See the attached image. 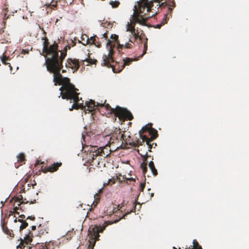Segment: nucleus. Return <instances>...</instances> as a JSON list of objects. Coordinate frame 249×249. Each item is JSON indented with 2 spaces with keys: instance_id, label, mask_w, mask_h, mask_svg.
<instances>
[{
  "instance_id": "nucleus-29",
  "label": "nucleus",
  "mask_w": 249,
  "mask_h": 249,
  "mask_svg": "<svg viewBox=\"0 0 249 249\" xmlns=\"http://www.w3.org/2000/svg\"><path fill=\"white\" fill-rule=\"evenodd\" d=\"M24 202L22 201L20 202V203L18 205V206H15L14 209V210H16L18 211V210H20L22 211H24V208L23 206H21V205L23 204Z\"/></svg>"
},
{
  "instance_id": "nucleus-37",
  "label": "nucleus",
  "mask_w": 249,
  "mask_h": 249,
  "mask_svg": "<svg viewBox=\"0 0 249 249\" xmlns=\"http://www.w3.org/2000/svg\"><path fill=\"white\" fill-rule=\"evenodd\" d=\"M88 37V36L86 35H83L81 36V39L84 41L83 42L86 43V40Z\"/></svg>"
},
{
  "instance_id": "nucleus-28",
  "label": "nucleus",
  "mask_w": 249,
  "mask_h": 249,
  "mask_svg": "<svg viewBox=\"0 0 249 249\" xmlns=\"http://www.w3.org/2000/svg\"><path fill=\"white\" fill-rule=\"evenodd\" d=\"M109 4L112 6V8H117L119 6L120 4V2L119 1H112L111 0L109 2Z\"/></svg>"
},
{
  "instance_id": "nucleus-9",
  "label": "nucleus",
  "mask_w": 249,
  "mask_h": 249,
  "mask_svg": "<svg viewBox=\"0 0 249 249\" xmlns=\"http://www.w3.org/2000/svg\"><path fill=\"white\" fill-rule=\"evenodd\" d=\"M148 133V135L150 136V138H149L147 136H142L143 137V138H142V142L137 141L136 145H135L136 146L138 145H142V143L144 142H148V144L149 142H153V141L158 136V131L153 128H151Z\"/></svg>"
},
{
  "instance_id": "nucleus-26",
  "label": "nucleus",
  "mask_w": 249,
  "mask_h": 249,
  "mask_svg": "<svg viewBox=\"0 0 249 249\" xmlns=\"http://www.w3.org/2000/svg\"><path fill=\"white\" fill-rule=\"evenodd\" d=\"M146 144L147 145V147L148 148V151L150 152L151 151V149L153 147L155 148L157 146V143L155 142H149L148 144V142H146Z\"/></svg>"
},
{
  "instance_id": "nucleus-18",
  "label": "nucleus",
  "mask_w": 249,
  "mask_h": 249,
  "mask_svg": "<svg viewBox=\"0 0 249 249\" xmlns=\"http://www.w3.org/2000/svg\"><path fill=\"white\" fill-rule=\"evenodd\" d=\"M137 60V58L132 59L126 57L123 60L124 63L121 65V68L118 70V71H122L125 66L129 65L132 61Z\"/></svg>"
},
{
  "instance_id": "nucleus-5",
  "label": "nucleus",
  "mask_w": 249,
  "mask_h": 249,
  "mask_svg": "<svg viewBox=\"0 0 249 249\" xmlns=\"http://www.w3.org/2000/svg\"><path fill=\"white\" fill-rule=\"evenodd\" d=\"M134 208L130 211L129 212H127L124 214L118 220H115L114 222L107 221L105 222L104 224L102 226L95 225L91 230H89V232L91 234V239L93 240V243L92 244V242L90 241V243L89 246V248H91L93 249L95 241L99 240V237L100 236L99 233L103 232L109 224L117 222L119 220L124 218L125 216L130 213L131 212H135V203H133Z\"/></svg>"
},
{
  "instance_id": "nucleus-46",
  "label": "nucleus",
  "mask_w": 249,
  "mask_h": 249,
  "mask_svg": "<svg viewBox=\"0 0 249 249\" xmlns=\"http://www.w3.org/2000/svg\"><path fill=\"white\" fill-rule=\"evenodd\" d=\"M32 230L34 231L36 229V226H32Z\"/></svg>"
},
{
  "instance_id": "nucleus-3",
  "label": "nucleus",
  "mask_w": 249,
  "mask_h": 249,
  "mask_svg": "<svg viewBox=\"0 0 249 249\" xmlns=\"http://www.w3.org/2000/svg\"><path fill=\"white\" fill-rule=\"evenodd\" d=\"M115 46L114 43L110 40H108L107 43V47L109 48V52L107 55L104 54L103 56V61L101 63L103 66L107 67V68H111L112 71L115 73H117L121 71H118L121 68V65L119 63L115 62L113 58V55L114 54L113 48Z\"/></svg>"
},
{
  "instance_id": "nucleus-17",
  "label": "nucleus",
  "mask_w": 249,
  "mask_h": 249,
  "mask_svg": "<svg viewBox=\"0 0 249 249\" xmlns=\"http://www.w3.org/2000/svg\"><path fill=\"white\" fill-rule=\"evenodd\" d=\"M151 128H152L151 126H149L148 125H145V126L142 127V128L139 131L140 137L142 140V138H143L142 136H147L146 135H144V134L145 133H148Z\"/></svg>"
},
{
  "instance_id": "nucleus-27",
  "label": "nucleus",
  "mask_w": 249,
  "mask_h": 249,
  "mask_svg": "<svg viewBox=\"0 0 249 249\" xmlns=\"http://www.w3.org/2000/svg\"><path fill=\"white\" fill-rule=\"evenodd\" d=\"M147 38H145V40L143 43V53L140 56V57H142L145 53H146V51L147 50Z\"/></svg>"
},
{
  "instance_id": "nucleus-11",
  "label": "nucleus",
  "mask_w": 249,
  "mask_h": 249,
  "mask_svg": "<svg viewBox=\"0 0 249 249\" xmlns=\"http://www.w3.org/2000/svg\"><path fill=\"white\" fill-rule=\"evenodd\" d=\"M65 65L67 68H70L73 70V72H74L75 71H77L80 67L79 60L78 59L75 58H68L67 60Z\"/></svg>"
},
{
  "instance_id": "nucleus-47",
  "label": "nucleus",
  "mask_w": 249,
  "mask_h": 249,
  "mask_svg": "<svg viewBox=\"0 0 249 249\" xmlns=\"http://www.w3.org/2000/svg\"><path fill=\"white\" fill-rule=\"evenodd\" d=\"M19 217L22 218H25V216L24 214H21L19 216Z\"/></svg>"
},
{
  "instance_id": "nucleus-22",
  "label": "nucleus",
  "mask_w": 249,
  "mask_h": 249,
  "mask_svg": "<svg viewBox=\"0 0 249 249\" xmlns=\"http://www.w3.org/2000/svg\"><path fill=\"white\" fill-rule=\"evenodd\" d=\"M17 159L18 162L21 164L25 161V156L24 153H20L17 156Z\"/></svg>"
},
{
  "instance_id": "nucleus-43",
  "label": "nucleus",
  "mask_w": 249,
  "mask_h": 249,
  "mask_svg": "<svg viewBox=\"0 0 249 249\" xmlns=\"http://www.w3.org/2000/svg\"><path fill=\"white\" fill-rule=\"evenodd\" d=\"M9 16H6V13L5 11L3 12V19L5 20L7 18H8Z\"/></svg>"
},
{
  "instance_id": "nucleus-42",
  "label": "nucleus",
  "mask_w": 249,
  "mask_h": 249,
  "mask_svg": "<svg viewBox=\"0 0 249 249\" xmlns=\"http://www.w3.org/2000/svg\"><path fill=\"white\" fill-rule=\"evenodd\" d=\"M48 5L50 6H51L52 8H53L54 7H55L56 6V2H55L54 4H51V3L48 4Z\"/></svg>"
},
{
  "instance_id": "nucleus-55",
  "label": "nucleus",
  "mask_w": 249,
  "mask_h": 249,
  "mask_svg": "<svg viewBox=\"0 0 249 249\" xmlns=\"http://www.w3.org/2000/svg\"><path fill=\"white\" fill-rule=\"evenodd\" d=\"M153 195H154V193H151V196H153Z\"/></svg>"
},
{
  "instance_id": "nucleus-32",
  "label": "nucleus",
  "mask_w": 249,
  "mask_h": 249,
  "mask_svg": "<svg viewBox=\"0 0 249 249\" xmlns=\"http://www.w3.org/2000/svg\"><path fill=\"white\" fill-rule=\"evenodd\" d=\"M101 39H103L104 38L105 40H107V38H108V36H107V32H106V33H104L103 34H102L101 35Z\"/></svg>"
},
{
  "instance_id": "nucleus-41",
  "label": "nucleus",
  "mask_w": 249,
  "mask_h": 249,
  "mask_svg": "<svg viewBox=\"0 0 249 249\" xmlns=\"http://www.w3.org/2000/svg\"><path fill=\"white\" fill-rule=\"evenodd\" d=\"M164 24V23H163L162 22L160 24H157L156 26V28H158V29H160V27Z\"/></svg>"
},
{
  "instance_id": "nucleus-31",
  "label": "nucleus",
  "mask_w": 249,
  "mask_h": 249,
  "mask_svg": "<svg viewBox=\"0 0 249 249\" xmlns=\"http://www.w3.org/2000/svg\"><path fill=\"white\" fill-rule=\"evenodd\" d=\"M86 61L89 63H90L91 64H96V62H97V60L93 59L90 58H86L85 60H82V61Z\"/></svg>"
},
{
  "instance_id": "nucleus-39",
  "label": "nucleus",
  "mask_w": 249,
  "mask_h": 249,
  "mask_svg": "<svg viewBox=\"0 0 249 249\" xmlns=\"http://www.w3.org/2000/svg\"><path fill=\"white\" fill-rule=\"evenodd\" d=\"M92 210H93V209L92 208L89 209V211L87 213V217H89L90 216V213H91Z\"/></svg>"
},
{
  "instance_id": "nucleus-10",
  "label": "nucleus",
  "mask_w": 249,
  "mask_h": 249,
  "mask_svg": "<svg viewBox=\"0 0 249 249\" xmlns=\"http://www.w3.org/2000/svg\"><path fill=\"white\" fill-rule=\"evenodd\" d=\"M87 148H88V152H89V153L87 154V158L88 159L87 162L90 165L98 167L100 164L99 159H97V157L98 156L93 155L95 153L91 152V149H90V146L89 147V146H87Z\"/></svg>"
},
{
  "instance_id": "nucleus-54",
  "label": "nucleus",
  "mask_w": 249,
  "mask_h": 249,
  "mask_svg": "<svg viewBox=\"0 0 249 249\" xmlns=\"http://www.w3.org/2000/svg\"><path fill=\"white\" fill-rule=\"evenodd\" d=\"M173 249H177L175 247H173Z\"/></svg>"
},
{
  "instance_id": "nucleus-49",
  "label": "nucleus",
  "mask_w": 249,
  "mask_h": 249,
  "mask_svg": "<svg viewBox=\"0 0 249 249\" xmlns=\"http://www.w3.org/2000/svg\"><path fill=\"white\" fill-rule=\"evenodd\" d=\"M36 248H40V245L39 244H37L36 246Z\"/></svg>"
},
{
  "instance_id": "nucleus-7",
  "label": "nucleus",
  "mask_w": 249,
  "mask_h": 249,
  "mask_svg": "<svg viewBox=\"0 0 249 249\" xmlns=\"http://www.w3.org/2000/svg\"><path fill=\"white\" fill-rule=\"evenodd\" d=\"M32 236L33 234L30 231H29V233L26 235V236L24 237L23 239L20 238V243L19 245L17 247V249H18V248L22 249L24 248H28V249H31L34 246V245L32 244L33 241Z\"/></svg>"
},
{
  "instance_id": "nucleus-1",
  "label": "nucleus",
  "mask_w": 249,
  "mask_h": 249,
  "mask_svg": "<svg viewBox=\"0 0 249 249\" xmlns=\"http://www.w3.org/2000/svg\"><path fill=\"white\" fill-rule=\"evenodd\" d=\"M44 40L43 43L42 52L40 53L46 59L44 65L47 70L53 74V82L55 86L62 85L59 90L64 94L63 98H67L70 92L73 89V86L70 84V79L68 77H63L60 73V71L63 68V61L67 55V47H65L64 51L60 52L58 49V45L54 43L49 46V41L46 36L42 38Z\"/></svg>"
},
{
  "instance_id": "nucleus-36",
  "label": "nucleus",
  "mask_w": 249,
  "mask_h": 249,
  "mask_svg": "<svg viewBox=\"0 0 249 249\" xmlns=\"http://www.w3.org/2000/svg\"><path fill=\"white\" fill-rule=\"evenodd\" d=\"M122 206H123L122 204H119V205H118L117 210H116V208H114L113 213L116 212L117 211H118L119 210H120L121 209H122Z\"/></svg>"
},
{
  "instance_id": "nucleus-38",
  "label": "nucleus",
  "mask_w": 249,
  "mask_h": 249,
  "mask_svg": "<svg viewBox=\"0 0 249 249\" xmlns=\"http://www.w3.org/2000/svg\"><path fill=\"white\" fill-rule=\"evenodd\" d=\"M6 234L9 235L11 237H14V236L13 231H10V230H9V231H8V233H6Z\"/></svg>"
},
{
  "instance_id": "nucleus-35",
  "label": "nucleus",
  "mask_w": 249,
  "mask_h": 249,
  "mask_svg": "<svg viewBox=\"0 0 249 249\" xmlns=\"http://www.w3.org/2000/svg\"><path fill=\"white\" fill-rule=\"evenodd\" d=\"M145 187V183H141L140 185L139 190L142 192L143 191Z\"/></svg>"
},
{
  "instance_id": "nucleus-33",
  "label": "nucleus",
  "mask_w": 249,
  "mask_h": 249,
  "mask_svg": "<svg viewBox=\"0 0 249 249\" xmlns=\"http://www.w3.org/2000/svg\"><path fill=\"white\" fill-rule=\"evenodd\" d=\"M132 44H130L129 43H125V45H124L123 48H127V49H131L132 48Z\"/></svg>"
},
{
  "instance_id": "nucleus-25",
  "label": "nucleus",
  "mask_w": 249,
  "mask_h": 249,
  "mask_svg": "<svg viewBox=\"0 0 249 249\" xmlns=\"http://www.w3.org/2000/svg\"><path fill=\"white\" fill-rule=\"evenodd\" d=\"M18 221L22 223L19 228L20 231L25 229L28 226V223L23 219H18Z\"/></svg>"
},
{
  "instance_id": "nucleus-2",
  "label": "nucleus",
  "mask_w": 249,
  "mask_h": 249,
  "mask_svg": "<svg viewBox=\"0 0 249 249\" xmlns=\"http://www.w3.org/2000/svg\"><path fill=\"white\" fill-rule=\"evenodd\" d=\"M70 84L73 86V89H72L71 91L70 92L68 95L67 96V98H63L64 92L62 93V92L60 91V95L62 99L73 101V104L72 105L71 108H70V111L72 110L73 109H78L81 108L84 109L85 111L88 110L89 112H91L99 107V103H96L95 102L92 100H90L89 101L86 103V107L84 106L83 101H82V103H79L80 100H82V98L79 97V93L78 92V89H76L71 82Z\"/></svg>"
},
{
  "instance_id": "nucleus-34",
  "label": "nucleus",
  "mask_w": 249,
  "mask_h": 249,
  "mask_svg": "<svg viewBox=\"0 0 249 249\" xmlns=\"http://www.w3.org/2000/svg\"><path fill=\"white\" fill-rule=\"evenodd\" d=\"M2 228L3 232L6 234L8 233V231H9V230L7 227H5L4 224H2Z\"/></svg>"
},
{
  "instance_id": "nucleus-53",
  "label": "nucleus",
  "mask_w": 249,
  "mask_h": 249,
  "mask_svg": "<svg viewBox=\"0 0 249 249\" xmlns=\"http://www.w3.org/2000/svg\"><path fill=\"white\" fill-rule=\"evenodd\" d=\"M16 201H18L19 202V200L18 199H17V200H16Z\"/></svg>"
},
{
  "instance_id": "nucleus-16",
  "label": "nucleus",
  "mask_w": 249,
  "mask_h": 249,
  "mask_svg": "<svg viewBox=\"0 0 249 249\" xmlns=\"http://www.w3.org/2000/svg\"><path fill=\"white\" fill-rule=\"evenodd\" d=\"M42 249H55V248L58 247V242L50 241L49 243L43 244L41 245Z\"/></svg>"
},
{
  "instance_id": "nucleus-45",
  "label": "nucleus",
  "mask_w": 249,
  "mask_h": 249,
  "mask_svg": "<svg viewBox=\"0 0 249 249\" xmlns=\"http://www.w3.org/2000/svg\"><path fill=\"white\" fill-rule=\"evenodd\" d=\"M28 51H26L25 50H22V53L25 54L28 53Z\"/></svg>"
},
{
  "instance_id": "nucleus-8",
  "label": "nucleus",
  "mask_w": 249,
  "mask_h": 249,
  "mask_svg": "<svg viewBox=\"0 0 249 249\" xmlns=\"http://www.w3.org/2000/svg\"><path fill=\"white\" fill-rule=\"evenodd\" d=\"M108 146L98 147L97 146H90L91 152L95 153L93 156H100L106 157L110 154V150Z\"/></svg>"
},
{
  "instance_id": "nucleus-23",
  "label": "nucleus",
  "mask_w": 249,
  "mask_h": 249,
  "mask_svg": "<svg viewBox=\"0 0 249 249\" xmlns=\"http://www.w3.org/2000/svg\"><path fill=\"white\" fill-rule=\"evenodd\" d=\"M193 248H190L189 247L188 249H202L201 246L199 244L198 242L197 241L196 239H194L193 240ZM185 249H188V248H186Z\"/></svg>"
},
{
  "instance_id": "nucleus-21",
  "label": "nucleus",
  "mask_w": 249,
  "mask_h": 249,
  "mask_svg": "<svg viewBox=\"0 0 249 249\" xmlns=\"http://www.w3.org/2000/svg\"><path fill=\"white\" fill-rule=\"evenodd\" d=\"M148 166H149V167L153 175L154 176H156L158 175V171H157V170L156 169V168H155V166L153 161H151L149 163Z\"/></svg>"
},
{
  "instance_id": "nucleus-20",
  "label": "nucleus",
  "mask_w": 249,
  "mask_h": 249,
  "mask_svg": "<svg viewBox=\"0 0 249 249\" xmlns=\"http://www.w3.org/2000/svg\"><path fill=\"white\" fill-rule=\"evenodd\" d=\"M110 37L112 39L115 40L118 44L117 48L118 51L120 52V50H122L123 49L124 45L119 43V41L118 40V36L116 35H111Z\"/></svg>"
},
{
  "instance_id": "nucleus-48",
  "label": "nucleus",
  "mask_w": 249,
  "mask_h": 249,
  "mask_svg": "<svg viewBox=\"0 0 249 249\" xmlns=\"http://www.w3.org/2000/svg\"><path fill=\"white\" fill-rule=\"evenodd\" d=\"M42 30L43 31V34H44V36H46V32L45 31V30L43 29H42Z\"/></svg>"
},
{
  "instance_id": "nucleus-52",
  "label": "nucleus",
  "mask_w": 249,
  "mask_h": 249,
  "mask_svg": "<svg viewBox=\"0 0 249 249\" xmlns=\"http://www.w3.org/2000/svg\"><path fill=\"white\" fill-rule=\"evenodd\" d=\"M101 192H102V189H100L99 191V193H100Z\"/></svg>"
},
{
  "instance_id": "nucleus-30",
  "label": "nucleus",
  "mask_w": 249,
  "mask_h": 249,
  "mask_svg": "<svg viewBox=\"0 0 249 249\" xmlns=\"http://www.w3.org/2000/svg\"><path fill=\"white\" fill-rule=\"evenodd\" d=\"M115 182V179L114 178H110L108 180L107 182L104 183V186L106 187L108 185H112Z\"/></svg>"
},
{
  "instance_id": "nucleus-12",
  "label": "nucleus",
  "mask_w": 249,
  "mask_h": 249,
  "mask_svg": "<svg viewBox=\"0 0 249 249\" xmlns=\"http://www.w3.org/2000/svg\"><path fill=\"white\" fill-rule=\"evenodd\" d=\"M124 133H122L120 129L116 131L114 133H113L110 138V143H114L116 141H118V142H123L124 141Z\"/></svg>"
},
{
  "instance_id": "nucleus-15",
  "label": "nucleus",
  "mask_w": 249,
  "mask_h": 249,
  "mask_svg": "<svg viewBox=\"0 0 249 249\" xmlns=\"http://www.w3.org/2000/svg\"><path fill=\"white\" fill-rule=\"evenodd\" d=\"M140 154L142 156H144V157H145L144 158L143 162L141 164V168L142 169L143 174V175L145 176V175L146 173V172H147V158L149 157V156L147 155V152H145V153H143V154H142V153H140Z\"/></svg>"
},
{
  "instance_id": "nucleus-51",
  "label": "nucleus",
  "mask_w": 249,
  "mask_h": 249,
  "mask_svg": "<svg viewBox=\"0 0 249 249\" xmlns=\"http://www.w3.org/2000/svg\"><path fill=\"white\" fill-rule=\"evenodd\" d=\"M62 73H65L66 72V71L65 70H63L62 71Z\"/></svg>"
},
{
  "instance_id": "nucleus-50",
  "label": "nucleus",
  "mask_w": 249,
  "mask_h": 249,
  "mask_svg": "<svg viewBox=\"0 0 249 249\" xmlns=\"http://www.w3.org/2000/svg\"><path fill=\"white\" fill-rule=\"evenodd\" d=\"M17 221H18V220L17 219V218H16L15 220H14V222L15 223H16Z\"/></svg>"
},
{
  "instance_id": "nucleus-19",
  "label": "nucleus",
  "mask_w": 249,
  "mask_h": 249,
  "mask_svg": "<svg viewBox=\"0 0 249 249\" xmlns=\"http://www.w3.org/2000/svg\"><path fill=\"white\" fill-rule=\"evenodd\" d=\"M0 60L4 65H8L11 71H12V66L9 63L7 62L8 61H10L11 60V58L9 56H7L5 54V53H3L2 56L0 57Z\"/></svg>"
},
{
  "instance_id": "nucleus-13",
  "label": "nucleus",
  "mask_w": 249,
  "mask_h": 249,
  "mask_svg": "<svg viewBox=\"0 0 249 249\" xmlns=\"http://www.w3.org/2000/svg\"><path fill=\"white\" fill-rule=\"evenodd\" d=\"M61 162L54 163L49 167H45L44 169H42V170L44 173H46L48 172H53L56 171L59 167L61 166Z\"/></svg>"
},
{
  "instance_id": "nucleus-44",
  "label": "nucleus",
  "mask_w": 249,
  "mask_h": 249,
  "mask_svg": "<svg viewBox=\"0 0 249 249\" xmlns=\"http://www.w3.org/2000/svg\"><path fill=\"white\" fill-rule=\"evenodd\" d=\"M10 213H17V214H19V213L17 211L14 210V209H13V212L12 211L10 212Z\"/></svg>"
},
{
  "instance_id": "nucleus-4",
  "label": "nucleus",
  "mask_w": 249,
  "mask_h": 249,
  "mask_svg": "<svg viewBox=\"0 0 249 249\" xmlns=\"http://www.w3.org/2000/svg\"><path fill=\"white\" fill-rule=\"evenodd\" d=\"M105 102L104 103H99V107L105 108L110 114H114L121 121L124 122L126 120H132L133 119L132 113L126 108L118 106L115 108H112L108 104H105Z\"/></svg>"
},
{
  "instance_id": "nucleus-14",
  "label": "nucleus",
  "mask_w": 249,
  "mask_h": 249,
  "mask_svg": "<svg viewBox=\"0 0 249 249\" xmlns=\"http://www.w3.org/2000/svg\"><path fill=\"white\" fill-rule=\"evenodd\" d=\"M96 37L98 38L96 36H91L90 38L88 37L86 40V43L82 42V44L84 45L87 44H94L98 48H100L101 46V43L96 40Z\"/></svg>"
},
{
  "instance_id": "nucleus-40",
  "label": "nucleus",
  "mask_w": 249,
  "mask_h": 249,
  "mask_svg": "<svg viewBox=\"0 0 249 249\" xmlns=\"http://www.w3.org/2000/svg\"><path fill=\"white\" fill-rule=\"evenodd\" d=\"M36 218L34 216H29L27 217V219H31L33 221L35 220Z\"/></svg>"
},
{
  "instance_id": "nucleus-6",
  "label": "nucleus",
  "mask_w": 249,
  "mask_h": 249,
  "mask_svg": "<svg viewBox=\"0 0 249 249\" xmlns=\"http://www.w3.org/2000/svg\"><path fill=\"white\" fill-rule=\"evenodd\" d=\"M147 18H143V16L140 15L138 14H134L133 15V19L130 23L128 22L127 24V31L131 32V34L134 37L135 39H137L139 38L140 40L142 39V36H139V32L138 30H136L135 28L136 23H138L140 24L145 25Z\"/></svg>"
},
{
  "instance_id": "nucleus-24",
  "label": "nucleus",
  "mask_w": 249,
  "mask_h": 249,
  "mask_svg": "<svg viewBox=\"0 0 249 249\" xmlns=\"http://www.w3.org/2000/svg\"><path fill=\"white\" fill-rule=\"evenodd\" d=\"M119 182H123L124 181L126 182V183H128V181L131 182V181H134L135 179L133 178H126L124 176L122 178V179H121L120 178H117Z\"/></svg>"
}]
</instances>
